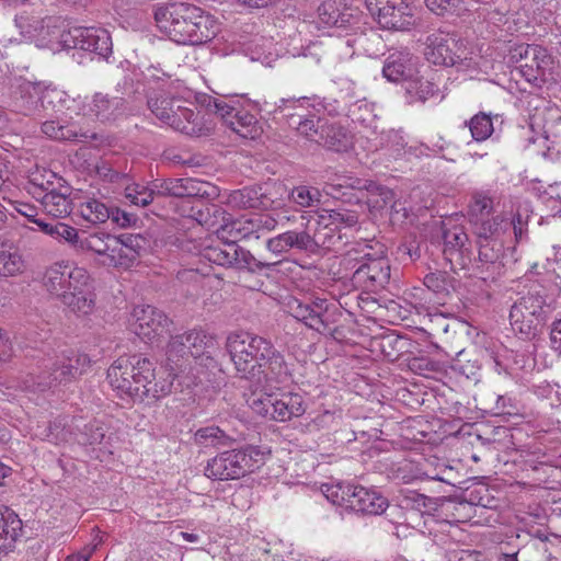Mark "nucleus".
<instances>
[{"instance_id": "4c0bfd02", "label": "nucleus", "mask_w": 561, "mask_h": 561, "mask_svg": "<svg viewBox=\"0 0 561 561\" xmlns=\"http://www.w3.org/2000/svg\"><path fill=\"white\" fill-rule=\"evenodd\" d=\"M288 308L290 314L298 321L304 322L308 328L316 330L319 333L329 332L331 335H334L333 332H335L336 329L331 332L327 320H317L309 302H301L294 299L288 304Z\"/></svg>"}, {"instance_id": "c85d7f7f", "label": "nucleus", "mask_w": 561, "mask_h": 561, "mask_svg": "<svg viewBox=\"0 0 561 561\" xmlns=\"http://www.w3.org/2000/svg\"><path fill=\"white\" fill-rule=\"evenodd\" d=\"M318 145L334 152H347L353 147L352 134L339 124L323 123Z\"/></svg>"}, {"instance_id": "e2e57ef3", "label": "nucleus", "mask_w": 561, "mask_h": 561, "mask_svg": "<svg viewBox=\"0 0 561 561\" xmlns=\"http://www.w3.org/2000/svg\"><path fill=\"white\" fill-rule=\"evenodd\" d=\"M117 238L128 249V252L135 254L137 259L141 256L148 247V240L141 234L122 233Z\"/></svg>"}, {"instance_id": "338daca9", "label": "nucleus", "mask_w": 561, "mask_h": 561, "mask_svg": "<svg viewBox=\"0 0 561 561\" xmlns=\"http://www.w3.org/2000/svg\"><path fill=\"white\" fill-rule=\"evenodd\" d=\"M369 195V203L373 204L374 207H383L393 198V192L391 190L375 182H373Z\"/></svg>"}, {"instance_id": "f3484780", "label": "nucleus", "mask_w": 561, "mask_h": 561, "mask_svg": "<svg viewBox=\"0 0 561 561\" xmlns=\"http://www.w3.org/2000/svg\"><path fill=\"white\" fill-rule=\"evenodd\" d=\"M133 318L135 319V333L147 340H153L168 333L172 324L163 311L150 305L135 307Z\"/></svg>"}, {"instance_id": "c756f323", "label": "nucleus", "mask_w": 561, "mask_h": 561, "mask_svg": "<svg viewBox=\"0 0 561 561\" xmlns=\"http://www.w3.org/2000/svg\"><path fill=\"white\" fill-rule=\"evenodd\" d=\"M183 216L192 218L201 226L206 227L208 230H214L218 234V228L224 225L228 213L214 204H204L198 202L193 205Z\"/></svg>"}, {"instance_id": "2f4dec72", "label": "nucleus", "mask_w": 561, "mask_h": 561, "mask_svg": "<svg viewBox=\"0 0 561 561\" xmlns=\"http://www.w3.org/2000/svg\"><path fill=\"white\" fill-rule=\"evenodd\" d=\"M306 411L304 399L298 393L287 392L275 398L271 420L287 422L301 416Z\"/></svg>"}, {"instance_id": "0e129e2a", "label": "nucleus", "mask_w": 561, "mask_h": 561, "mask_svg": "<svg viewBox=\"0 0 561 561\" xmlns=\"http://www.w3.org/2000/svg\"><path fill=\"white\" fill-rule=\"evenodd\" d=\"M81 436L83 444H101L105 437V430L100 422L93 421L84 425Z\"/></svg>"}, {"instance_id": "412c9836", "label": "nucleus", "mask_w": 561, "mask_h": 561, "mask_svg": "<svg viewBox=\"0 0 561 561\" xmlns=\"http://www.w3.org/2000/svg\"><path fill=\"white\" fill-rule=\"evenodd\" d=\"M445 259L453 266L465 267L471 260V243L463 227L453 226L443 233Z\"/></svg>"}, {"instance_id": "4468645a", "label": "nucleus", "mask_w": 561, "mask_h": 561, "mask_svg": "<svg viewBox=\"0 0 561 561\" xmlns=\"http://www.w3.org/2000/svg\"><path fill=\"white\" fill-rule=\"evenodd\" d=\"M280 102L282 105H278L277 108L286 116L288 126L305 138L318 142L319 129H322L327 119L320 118L307 110L300 101L289 102L282 99Z\"/></svg>"}, {"instance_id": "0eeeda50", "label": "nucleus", "mask_w": 561, "mask_h": 561, "mask_svg": "<svg viewBox=\"0 0 561 561\" xmlns=\"http://www.w3.org/2000/svg\"><path fill=\"white\" fill-rule=\"evenodd\" d=\"M510 60L518 64L520 75L535 87L556 81L553 58L546 48L534 44H518L510 49Z\"/></svg>"}, {"instance_id": "1a4fd4ad", "label": "nucleus", "mask_w": 561, "mask_h": 561, "mask_svg": "<svg viewBox=\"0 0 561 561\" xmlns=\"http://www.w3.org/2000/svg\"><path fill=\"white\" fill-rule=\"evenodd\" d=\"M50 176L55 178L56 182L49 180L38 182L37 178H33L31 184L41 192H32V194L41 202L47 215L55 218H66L73 209L72 188L54 173Z\"/></svg>"}, {"instance_id": "9d476101", "label": "nucleus", "mask_w": 561, "mask_h": 561, "mask_svg": "<svg viewBox=\"0 0 561 561\" xmlns=\"http://www.w3.org/2000/svg\"><path fill=\"white\" fill-rule=\"evenodd\" d=\"M60 44L66 49H81L107 59L112 54V38L102 27L75 26L60 34Z\"/></svg>"}, {"instance_id": "6e6552de", "label": "nucleus", "mask_w": 561, "mask_h": 561, "mask_svg": "<svg viewBox=\"0 0 561 561\" xmlns=\"http://www.w3.org/2000/svg\"><path fill=\"white\" fill-rule=\"evenodd\" d=\"M217 244H210L202 251V257L210 264L222 267H233L238 270H248L250 272H261L271 268L276 262H263L257 260L249 250L236 244L234 241L221 239Z\"/></svg>"}, {"instance_id": "774afa93", "label": "nucleus", "mask_w": 561, "mask_h": 561, "mask_svg": "<svg viewBox=\"0 0 561 561\" xmlns=\"http://www.w3.org/2000/svg\"><path fill=\"white\" fill-rule=\"evenodd\" d=\"M426 7L437 15L454 12L460 4L461 0H424Z\"/></svg>"}, {"instance_id": "393cba45", "label": "nucleus", "mask_w": 561, "mask_h": 561, "mask_svg": "<svg viewBox=\"0 0 561 561\" xmlns=\"http://www.w3.org/2000/svg\"><path fill=\"white\" fill-rule=\"evenodd\" d=\"M345 244L343 241V233L330 221H327V217L321 215L317 220V227L311 236L309 233V253H317L320 249L323 250H336L341 245Z\"/></svg>"}, {"instance_id": "a211bd4d", "label": "nucleus", "mask_w": 561, "mask_h": 561, "mask_svg": "<svg viewBox=\"0 0 561 561\" xmlns=\"http://www.w3.org/2000/svg\"><path fill=\"white\" fill-rule=\"evenodd\" d=\"M42 131L49 138L60 141L104 144L107 138L104 134L91 129H84L79 124L60 123L59 121H46L42 124Z\"/></svg>"}, {"instance_id": "423d86ee", "label": "nucleus", "mask_w": 561, "mask_h": 561, "mask_svg": "<svg viewBox=\"0 0 561 561\" xmlns=\"http://www.w3.org/2000/svg\"><path fill=\"white\" fill-rule=\"evenodd\" d=\"M264 461V453L253 445L218 454L207 461L204 473L219 481L236 480L253 472Z\"/></svg>"}, {"instance_id": "6e6d98bb", "label": "nucleus", "mask_w": 561, "mask_h": 561, "mask_svg": "<svg viewBox=\"0 0 561 561\" xmlns=\"http://www.w3.org/2000/svg\"><path fill=\"white\" fill-rule=\"evenodd\" d=\"M321 194L314 187L298 186L290 193V199L301 207H316L320 203Z\"/></svg>"}, {"instance_id": "4be33fe9", "label": "nucleus", "mask_w": 561, "mask_h": 561, "mask_svg": "<svg viewBox=\"0 0 561 561\" xmlns=\"http://www.w3.org/2000/svg\"><path fill=\"white\" fill-rule=\"evenodd\" d=\"M347 507L363 514L378 515L386 511L388 500L379 492L364 486L347 485Z\"/></svg>"}, {"instance_id": "79ce46f5", "label": "nucleus", "mask_w": 561, "mask_h": 561, "mask_svg": "<svg viewBox=\"0 0 561 561\" xmlns=\"http://www.w3.org/2000/svg\"><path fill=\"white\" fill-rule=\"evenodd\" d=\"M195 442L205 447L220 448L231 446L236 438L218 426H206L195 433Z\"/></svg>"}, {"instance_id": "bb28decb", "label": "nucleus", "mask_w": 561, "mask_h": 561, "mask_svg": "<svg viewBox=\"0 0 561 561\" xmlns=\"http://www.w3.org/2000/svg\"><path fill=\"white\" fill-rule=\"evenodd\" d=\"M309 232L307 230H288L266 240V249L279 256L295 249L309 252Z\"/></svg>"}, {"instance_id": "b1692460", "label": "nucleus", "mask_w": 561, "mask_h": 561, "mask_svg": "<svg viewBox=\"0 0 561 561\" xmlns=\"http://www.w3.org/2000/svg\"><path fill=\"white\" fill-rule=\"evenodd\" d=\"M415 73V62L409 49L389 51L383 61L382 76L390 82H408Z\"/></svg>"}, {"instance_id": "4d7b16f0", "label": "nucleus", "mask_w": 561, "mask_h": 561, "mask_svg": "<svg viewBox=\"0 0 561 561\" xmlns=\"http://www.w3.org/2000/svg\"><path fill=\"white\" fill-rule=\"evenodd\" d=\"M274 400L275 398L271 394L252 392V394L247 399V403L257 415L271 419Z\"/></svg>"}, {"instance_id": "5701e85b", "label": "nucleus", "mask_w": 561, "mask_h": 561, "mask_svg": "<svg viewBox=\"0 0 561 561\" xmlns=\"http://www.w3.org/2000/svg\"><path fill=\"white\" fill-rule=\"evenodd\" d=\"M89 112L102 123H112L127 112V102L119 95L96 92L89 104Z\"/></svg>"}, {"instance_id": "cd10ccee", "label": "nucleus", "mask_w": 561, "mask_h": 561, "mask_svg": "<svg viewBox=\"0 0 561 561\" xmlns=\"http://www.w3.org/2000/svg\"><path fill=\"white\" fill-rule=\"evenodd\" d=\"M22 534V520L9 507L0 506V557L8 554L15 547Z\"/></svg>"}, {"instance_id": "e433bc0d", "label": "nucleus", "mask_w": 561, "mask_h": 561, "mask_svg": "<svg viewBox=\"0 0 561 561\" xmlns=\"http://www.w3.org/2000/svg\"><path fill=\"white\" fill-rule=\"evenodd\" d=\"M24 261L19 250L9 241L0 240V276L11 277L23 272Z\"/></svg>"}, {"instance_id": "a18cd8bd", "label": "nucleus", "mask_w": 561, "mask_h": 561, "mask_svg": "<svg viewBox=\"0 0 561 561\" xmlns=\"http://www.w3.org/2000/svg\"><path fill=\"white\" fill-rule=\"evenodd\" d=\"M457 280L447 272L436 271L425 275L424 285L440 297L450 295L456 288Z\"/></svg>"}, {"instance_id": "c03bdc74", "label": "nucleus", "mask_w": 561, "mask_h": 561, "mask_svg": "<svg viewBox=\"0 0 561 561\" xmlns=\"http://www.w3.org/2000/svg\"><path fill=\"white\" fill-rule=\"evenodd\" d=\"M533 210L527 201L518 202L508 227H513L516 242H522L528 237V221Z\"/></svg>"}, {"instance_id": "a878e982", "label": "nucleus", "mask_w": 561, "mask_h": 561, "mask_svg": "<svg viewBox=\"0 0 561 561\" xmlns=\"http://www.w3.org/2000/svg\"><path fill=\"white\" fill-rule=\"evenodd\" d=\"M218 238L234 241L238 244L241 240H259L261 237L254 217L231 219L228 214L224 225L218 228Z\"/></svg>"}, {"instance_id": "5fc2aeb1", "label": "nucleus", "mask_w": 561, "mask_h": 561, "mask_svg": "<svg viewBox=\"0 0 561 561\" xmlns=\"http://www.w3.org/2000/svg\"><path fill=\"white\" fill-rule=\"evenodd\" d=\"M112 249L110 254L108 264L114 266L129 267L138 259L128 249L119 242V239L115 237L112 239Z\"/></svg>"}, {"instance_id": "9b49d317", "label": "nucleus", "mask_w": 561, "mask_h": 561, "mask_svg": "<svg viewBox=\"0 0 561 561\" xmlns=\"http://www.w3.org/2000/svg\"><path fill=\"white\" fill-rule=\"evenodd\" d=\"M90 362L87 354L75 351L62 354L50 366H46L47 370L43 371L38 377L37 387L39 390H45L59 385H66L82 375L90 366Z\"/></svg>"}, {"instance_id": "f704fd0d", "label": "nucleus", "mask_w": 561, "mask_h": 561, "mask_svg": "<svg viewBox=\"0 0 561 561\" xmlns=\"http://www.w3.org/2000/svg\"><path fill=\"white\" fill-rule=\"evenodd\" d=\"M173 115L179 119V126L172 128L182 134L191 137H202L207 135L210 130L202 123V117L198 113L180 105V103L176 105Z\"/></svg>"}, {"instance_id": "bf43d9fd", "label": "nucleus", "mask_w": 561, "mask_h": 561, "mask_svg": "<svg viewBox=\"0 0 561 561\" xmlns=\"http://www.w3.org/2000/svg\"><path fill=\"white\" fill-rule=\"evenodd\" d=\"M327 221H330V225H333L336 230L342 232L343 228H352L358 222V215L354 210H341L334 209L330 210L327 215Z\"/></svg>"}, {"instance_id": "2eb2a0df", "label": "nucleus", "mask_w": 561, "mask_h": 561, "mask_svg": "<svg viewBox=\"0 0 561 561\" xmlns=\"http://www.w3.org/2000/svg\"><path fill=\"white\" fill-rule=\"evenodd\" d=\"M192 351L188 350V345L182 334L172 336L167 348V365L170 370L169 377L172 376L171 381L178 380L179 385H184L187 388L202 383L201 377L185 375V364L190 365Z\"/></svg>"}, {"instance_id": "3c124183", "label": "nucleus", "mask_w": 561, "mask_h": 561, "mask_svg": "<svg viewBox=\"0 0 561 561\" xmlns=\"http://www.w3.org/2000/svg\"><path fill=\"white\" fill-rule=\"evenodd\" d=\"M405 91L409 95V102H425L436 92L435 85L428 80L410 79L407 82Z\"/></svg>"}, {"instance_id": "ea45409f", "label": "nucleus", "mask_w": 561, "mask_h": 561, "mask_svg": "<svg viewBox=\"0 0 561 561\" xmlns=\"http://www.w3.org/2000/svg\"><path fill=\"white\" fill-rule=\"evenodd\" d=\"M232 119H229L227 126L239 136L248 139H254L260 135V126L256 117L248 111L239 108L232 113Z\"/></svg>"}, {"instance_id": "6ab92c4d", "label": "nucleus", "mask_w": 561, "mask_h": 561, "mask_svg": "<svg viewBox=\"0 0 561 561\" xmlns=\"http://www.w3.org/2000/svg\"><path fill=\"white\" fill-rule=\"evenodd\" d=\"M153 188L158 196H172L178 198H203L209 196V183L193 178L164 179L154 181Z\"/></svg>"}, {"instance_id": "7c9ffc66", "label": "nucleus", "mask_w": 561, "mask_h": 561, "mask_svg": "<svg viewBox=\"0 0 561 561\" xmlns=\"http://www.w3.org/2000/svg\"><path fill=\"white\" fill-rule=\"evenodd\" d=\"M510 322L512 329L523 335L524 339H534L541 331L542 327L527 308L520 305L517 300L513 304L510 310Z\"/></svg>"}, {"instance_id": "473e14b6", "label": "nucleus", "mask_w": 561, "mask_h": 561, "mask_svg": "<svg viewBox=\"0 0 561 561\" xmlns=\"http://www.w3.org/2000/svg\"><path fill=\"white\" fill-rule=\"evenodd\" d=\"M504 247L499 240H479V263L477 268L491 270L492 274H500L503 267Z\"/></svg>"}, {"instance_id": "de8ad7c7", "label": "nucleus", "mask_w": 561, "mask_h": 561, "mask_svg": "<svg viewBox=\"0 0 561 561\" xmlns=\"http://www.w3.org/2000/svg\"><path fill=\"white\" fill-rule=\"evenodd\" d=\"M112 239H115V237L98 233L89 237H81L77 250L92 251L99 255H105L110 260Z\"/></svg>"}, {"instance_id": "58836bf2", "label": "nucleus", "mask_w": 561, "mask_h": 561, "mask_svg": "<svg viewBox=\"0 0 561 561\" xmlns=\"http://www.w3.org/2000/svg\"><path fill=\"white\" fill-rule=\"evenodd\" d=\"M79 213L85 221L99 225L110 219L111 215H113V207L101 199L88 197L84 202L80 203Z\"/></svg>"}, {"instance_id": "c9c22d12", "label": "nucleus", "mask_w": 561, "mask_h": 561, "mask_svg": "<svg viewBox=\"0 0 561 561\" xmlns=\"http://www.w3.org/2000/svg\"><path fill=\"white\" fill-rule=\"evenodd\" d=\"M41 93L36 85L24 82L18 87L13 94V106L23 115H32L38 110Z\"/></svg>"}, {"instance_id": "69168bd1", "label": "nucleus", "mask_w": 561, "mask_h": 561, "mask_svg": "<svg viewBox=\"0 0 561 561\" xmlns=\"http://www.w3.org/2000/svg\"><path fill=\"white\" fill-rule=\"evenodd\" d=\"M80 238L75 227L60 221L56 222L55 239L62 240L77 250Z\"/></svg>"}, {"instance_id": "f8f14e48", "label": "nucleus", "mask_w": 561, "mask_h": 561, "mask_svg": "<svg viewBox=\"0 0 561 561\" xmlns=\"http://www.w3.org/2000/svg\"><path fill=\"white\" fill-rule=\"evenodd\" d=\"M365 4L382 28L407 31L414 24L413 9L405 0H365Z\"/></svg>"}, {"instance_id": "09e8293b", "label": "nucleus", "mask_w": 561, "mask_h": 561, "mask_svg": "<svg viewBox=\"0 0 561 561\" xmlns=\"http://www.w3.org/2000/svg\"><path fill=\"white\" fill-rule=\"evenodd\" d=\"M507 228L508 221L502 215H496L490 219H481L477 234L479 240H497Z\"/></svg>"}, {"instance_id": "ddd939ff", "label": "nucleus", "mask_w": 561, "mask_h": 561, "mask_svg": "<svg viewBox=\"0 0 561 561\" xmlns=\"http://www.w3.org/2000/svg\"><path fill=\"white\" fill-rule=\"evenodd\" d=\"M560 282L548 288L543 284H533L529 289L523 294L517 301L536 316L540 325L545 328L557 308V298L561 293Z\"/></svg>"}, {"instance_id": "603ef678", "label": "nucleus", "mask_w": 561, "mask_h": 561, "mask_svg": "<svg viewBox=\"0 0 561 561\" xmlns=\"http://www.w3.org/2000/svg\"><path fill=\"white\" fill-rule=\"evenodd\" d=\"M15 25L20 30V34L28 39L39 35L44 27V20L25 12L15 16Z\"/></svg>"}, {"instance_id": "a19ab883", "label": "nucleus", "mask_w": 561, "mask_h": 561, "mask_svg": "<svg viewBox=\"0 0 561 561\" xmlns=\"http://www.w3.org/2000/svg\"><path fill=\"white\" fill-rule=\"evenodd\" d=\"M180 102L168 96H157L148 100V107L151 113L160 119L162 123L169 125L170 127H178L179 119L173 115L176 105Z\"/></svg>"}, {"instance_id": "39448f33", "label": "nucleus", "mask_w": 561, "mask_h": 561, "mask_svg": "<svg viewBox=\"0 0 561 561\" xmlns=\"http://www.w3.org/2000/svg\"><path fill=\"white\" fill-rule=\"evenodd\" d=\"M346 264L353 270L352 283L369 293H379L390 282L391 267L383 255V247L374 240L357 243L347 251Z\"/></svg>"}, {"instance_id": "680f3d73", "label": "nucleus", "mask_w": 561, "mask_h": 561, "mask_svg": "<svg viewBox=\"0 0 561 561\" xmlns=\"http://www.w3.org/2000/svg\"><path fill=\"white\" fill-rule=\"evenodd\" d=\"M43 439L50 443L58 444L67 439L66 419H58L49 422L48 425L41 433Z\"/></svg>"}, {"instance_id": "f03ea898", "label": "nucleus", "mask_w": 561, "mask_h": 561, "mask_svg": "<svg viewBox=\"0 0 561 561\" xmlns=\"http://www.w3.org/2000/svg\"><path fill=\"white\" fill-rule=\"evenodd\" d=\"M107 380L121 398L139 402H154L173 387V381L156 378L153 363L141 354L119 356L108 367Z\"/></svg>"}, {"instance_id": "dca6fc26", "label": "nucleus", "mask_w": 561, "mask_h": 561, "mask_svg": "<svg viewBox=\"0 0 561 561\" xmlns=\"http://www.w3.org/2000/svg\"><path fill=\"white\" fill-rule=\"evenodd\" d=\"M226 204L232 209H276L280 202L272 197L270 186H245L229 193Z\"/></svg>"}, {"instance_id": "49530a36", "label": "nucleus", "mask_w": 561, "mask_h": 561, "mask_svg": "<svg viewBox=\"0 0 561 561\" xmlns=\"http://www.w3.org/2000/svg\"><path fill=\"white\" fill-rule=\"evenodd\" d=\"M465 125L469 127L471 137L476 141H483L491 137L494 131L492 117L490 114L480 112L473 115Z\"/></svg>"}, {"instance_id": "13d9d810", "label": "nucleus", "mask_w": 561, "mask_h": 561, "mask_svg": "<svg viewBox=\"0 0 561 561\" xmlns=\"http://www.w3.org/2000/svg\"><path fill=\"white\" fill-rule=\"evenodd\" d=\"M493 209V202L490 196L484 193L476 192L472 195L470 205H469V214L471 217L476 218L474 224L478 225L479 218L482 219L483 216L490 215Z\"/></svg>"}, {"instance_id": "052dcab7", "label": "nucleus", "mask_w": 561, "mask_h": 561, "mask_svg": "<svg viewBox=\"0 0 561 561\" xmlns=\"http://www.w3.org/2000/svg\"><path fill=\"white\" fill-rule=\"evenodd\" d=\"M431 499L416 491H407L402 493L400 499V506L404 510L416 511L423 514L424 510L428 507Z\"/></svg>"}, {"instance_id": "f257e3e1", "label": "nucleus", "mask_w": 561, "mask_h": 561, "mask_svg": "<svg viewBox=\"0 0 561 561\" xmlns=\"http://www.w3.org/2000/svg\"><path fill=\"white\" fill-rule=\"evenodd\" d=\"M226 350L237 376L256 387L266 381L285 382L290 376L283 354L266 337L251 332H233L227 336Z\"/></svg>"}, {"instance_id": "864d4df0", "label": "nucleus", "mask_w": 561, "mask_h": 561, "mask_svg": "<svg viewBox=\"0 0 561 561\" xmlns=\"http://www.w3.org/2000/svg\"><path fill=\"white\" fill-rule=\"evenodd\" d=\"M234 100H226L221 98H208L205 105L209 112L218 115L222 122L228 125L229 119H232L233 114L239 108L236 106Z\"/></svg>"}, {"instance_id": "aec40b11", "label": "nucleus", "mask_w": 561, "mask_h": 561, "mask_svg": "<svg viewBox=\"0 0 561 561\" xmlns=\"http://www.w3.org/2000/svg\"><path fill=\"white\" fill-rule=\"evenodd\" d=\"M456 47L457 39L454 35L436 31L427 36L424 55L434 65L454 66L459 58Z\"/></svg>"}, {"instance_id": "7ed1b4c3", "label": "nucleus", "mask_w": 561, "mask_h": 561, "mask_svg": "<svg viewBox=\"0 0 561 561\" xmlns=\"http://www.w3.org/2000/svg\"><path fill=\"white\" fill-rule=\"evenodd\" d=\"M43 286L66 310L78 318L90 316L95 310L93 279L83 267L56 263L45 271Z\"/></svg>"}, {"instance_id": "37998d69", "label": "nucleus", "mask_w": 561, "mask_h": 561, "mask_svg": "<svg viewBox=\"0 0 561 561\" xmlns=\"http://www.w3.org/2000/svg\"><path fill=\"white\" fill-rule=\"evenodd\" d=\"M182 336L186 341L188 350L192 351L193 359L203 355L205 351L214 348L217 344L216 337L202 329H193L183 333Z\"/></svg>"}, {"instance_id": "20e7f679", "label": "nucleus", "mask_w": 561, "mask_h": 561, "mask_svg": "<svg viewBox=\"0 0 561 561\" xmlns=\"http://www.w3.org/2000/svg\"><path fill=\"white\" fill-rule=\"evenodd\" d=\"M154 20L170 39L183 45L205 44L219 32V25L214 16L185 2L157 8Z\"/></svg>"}, {"instance_id": "72a5a7b5", "label": "nucleus", "mask_w": 561, "mask_h": 561, "mask_svg": "<svg viewBox=\"0 0 561 561\" xmlns=\"http://www.w3.org/2000/svg\"><path fill=\"white\" fill-rule=\"evenodd\" d=\"M343 0H327L318 8L319 21L329 27L343 28L351 24L353 15L346 10H341Z\"/></svg>"}, {"instance_id": "8fccbe9b", "label": "nucleus", "mask_w": 561, "mask_h": 561, "mask_svg": "<svg viewBox=\"0 0 561 561\" xmlns=\"http://www.w3.org/2000/svg\"><path fill=\"white\" fill-rule=\"evenodd\" d=\"M156 190L153 188V184L151 187L139 183L128 184L124 190V197L131 205L146 207L148 206L154 198Z\"/></svg>"}]
</instances>
